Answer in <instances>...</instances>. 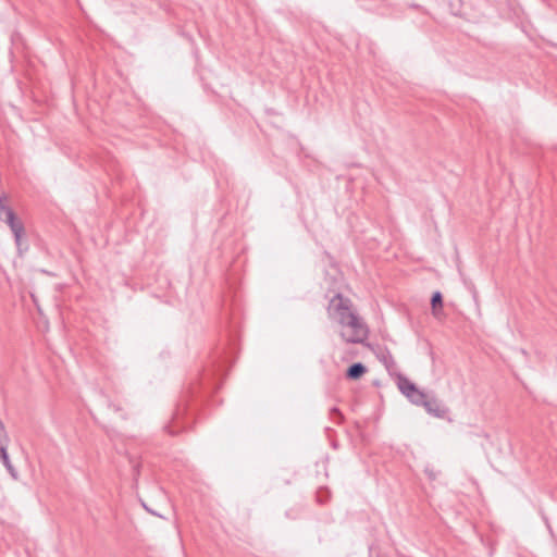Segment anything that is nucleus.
<instances>
[{
	"label": "nucleus",
	"mask_w": 557,
	"mask_h": 557,
	"mask_svg": "<svg viewBox=\"0 0 557 557\" xmlns=\"http://www.w3.org/2000/svg\"><path fill=\"white\" fill-rule=\"evenodd\" d=\"M0 220L11 228L15 244L20 252L22 251V237L24 234L23 223L16 218L15 212L8 206V197L0 195Z\"/></svg>",
	"instance_id": "2"
},
{
	"label": "nucleus",
	"mask_w": 557,
	"mask_h": 557,
	"mask_svg": "<svg viewBox=\"0 0 557 557\" xmlns=\"http://www.w3.org/2000/svg\"><path fill=\"white\" fill-rule=\"evenodd\" d=\"M413 405H417V406H423V404L425 403V400L428 399V396L426 394H424L422 391H420L419 388L414 389V392L408 394L406 396Z\"/></svg>",
	"instance_id": "7"
},
{
	"label": "nucleus",
	"mask_w": 557,
	"mask_h": 557,
	"mask_svg": "<svg viewBox=\"0 0 557 557\" xmlns=\"http://www.w3.org/2000/svg\"><path fill=\"white\" fill-rule=\"evenodd\" d=\"M431 306H432L433 314L435 317H437L438 311L442 310V308H443V296H442L441 292L433 293L432 298H431Z\"/></svg>",
	"instance_id": "8"
},
{
	"label": "nucleus",
	"mask_w": 557,
	"mask_h": 557,
	"mask_svg": "<svg viewBox=\"0 0 557 557\" xmlns=\"http://www.w3.org/2000/svg\"><path fill=\"white\" fill-rule=\"evenodd\" d=\"M424 409L428 413L436 417V418H445L449 412V409L437 398L431 397L425 400L423 404Z\"/></svg>",
	"instance_id": "3"
},
{
	"label": "nucleus",
	"mask_w": 557,
	"mask_h": 557,
	"mask_svg": "<svg viewBox=\"0 0 557 557\" xmlns=\"http://www.w3.org/2000/svg\"><path fill=\"white\" fill-rule=\"evenodd\" d=\"M367 372V367L361 362H355L348 367L346 377L349 380H358Z\"/></svg>",
	"instance_id": "4"
},
{
	"label": "nucleus",
	"mask_w": 557,
	"mask_h": 557,
	"mask_svg": "<svg viewBox=\"0 0 557 557\" xmlns=\"http://www.w3.org/2000/svg\"><path fill=\"white\" fill-rule=\"evenodd\" d=\"M329 317L344 327H349L350 333L342 332L341 336L346 343L362 344L369 335V329L363 320L352 310V302L342 294L334 295L327 306Z\"/></svg>",
	"instance_id": "1"
},
{
	"label": "nucleus",
	"mask_w": 557,
	"mask_h": 557,
	"mask_svg": "<svg viewBox=\"0 0 557 557\" xmlns=\"http://www.w3.org/2000/svg\"><path fill=\"white\" fill-rule=\"evenodd\" d=\"M398 388L405 396H407L408 394L414 392V389H417L418 387L407 377H399Z\"/></svg>",
	"instance_id": "6"
},
{
	"label": "nucleus",
	"mask_w": 557,
	"mask_h": 557,
	"mask_svg": "<svg viewBox=\"0 0 557 557\" xmlns=\"http://www.w3.org/2000/svg\"><path fill=\"white\" fill-rule=\"evenodd\" d=\"M331 412L338 416V418L342 419V414L337 408H333Z\"/></svg>",
	"instance_id": "10"
},
{
	"label": "nucleus",
	"mask_w": 557,
	"mask_h": 557,
	"mask_svg": "<svg viewBox=\"0 0 557 557\" xmlns=\"http://www.w3.org/2000/svg\"><path fill=\"white\" fill-rule=\"evenodd\" d=\"M2 440H8V434L5 431V426L3 422L0 420V447H4L5 445L2 444Z\"/></svg>",
	"instance_id": "9"
},
{
	"label": "nucleus",
	"mask_w": 557,
	"mask_h": 557,
	"mask_svg": "<svg viewBox=\"0 0 557 557\" xmlns=\"http://www.w3.org/2000/svg\"><path fill=\"white\" fill-rule=\"evenodd\" d=\"M0 460L2 461L3 466L5 467V469L10 473V475L14 480H17L18 473H17L16 469L13 467V465L10 461V458H9V455H8V451H7V446L0 447Z\"/></svg>",
	"instance_id": "5"
}]
</instances>
